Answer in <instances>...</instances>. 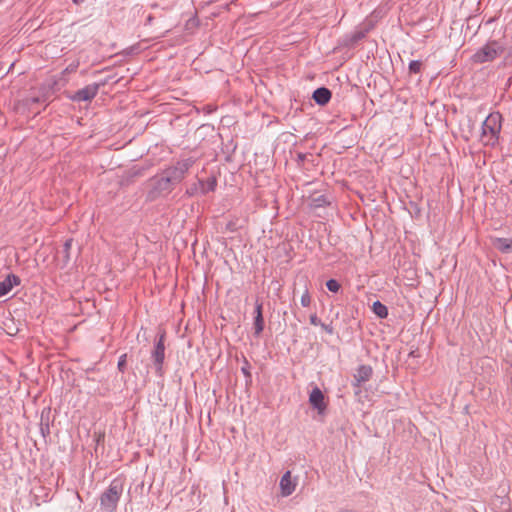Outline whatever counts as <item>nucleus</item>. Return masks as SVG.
I'll return each mask as SVG.
<instances>
[{
	"label": "nucleus",
	"instance_id": "obj_5",
	"mask_svg": "<svg viewBox=\"0 0 512 512\" xmlns=\"http://www.w3.org/2000/svg\"><path fill=\"white\" fill-rule=\"evenodd\" d=\"M149 185L150 190L148 191V198L150 200L168 195L176 186L168 175L165 174L164 170L160 174L152 177L149 181Z\"/></svg>",
	"mask_w": 512,
	"mask_h": 512
},
{
	"label": "nucleus",
	"instance_id": "obj_16",
	"mask_svg": "<svg viewBox=\"0 0 512 512\" xmlns=\"http://www.w3.org/2000/svg\"><path fill=\"white\" fill-rule=\"evenodd\" d=\"M372 310L379 318L384 319L388 316L387 307L384 304H382L380 301H375L373 303Z\"/></svg>",
	"mask_w": 512,
	"mask_h": 512
},
{
	"label": "nucleus",
	"instance_id": "obj_15",
	"mask_svg": "<svg viewBox=\"0 0 512 512\" xmlns=\"http://www.w3.org/2000/svg\"><path fill=\"white\" fill-rule=\"evenodd\" d=\"M202 195H205L209 192L215 191L217 187V179L215 176H211L207 178V180H202Z\"/></svg>",
	"mask_w": 512,
	"mask_h": 512
},
{
	"label": "nucleus",
	"instance_id": "obj_3",
	"mask_svg": "<svg viewBox=\"0 0 512 512\" xmlns=\"http://www.w3.org/2000/svg\"><path fill=\"white\" fill-rule=\"evenodd\" d=\"M124 490L123 481L113 479L108 488L100 496V509L102 512H115Z\"/></svg>",
	"mask_w": 512,
	"mask_h": 512
},
{
	"label": "nucleus",
	"instance_id": "obj_4",
	"mask_svg": "<svg viewBox=\"0 0 512 512\" xmlns=\"http://www.w3.org/2000/svg\"><path fill=\"white\" fill-rule=\"evenodd\" d=\"M197 158L185 157L180 158L164 169V172L172 180L175 185L181 183L189 170L195 165Z\"/></svg>",
	"mask_w": 512,
	"mask_h": 512
},
{
	"label": "nucleus",
	"instance_id": "obj_8",
	"mask_svg": "<svg viewBox=\"0 0 512 512\" xmlns=\"http://www.w3.org/2000/svg\"><path fill=\"white\" fill-rule=\"evenodd\" d=\"M309 402L313 408L318 410L319 414H323L324 411L326 410V403L324 401L323 392L318 387H315L311 391L309 396Z\"/></svg>",
	"mask_w": 512,
	"mask_h": 512
},
{
	"label": "nucleus",
	"instance_id": "obj_21",
	"mask_svg": "<svg viewBox=\"0 0 512 512\" xmlns=\"http://www.w3.org/2000/svg\"><path fill=\"white\" fill-rule=\"evenodd\" d=\"M326 205H329V201L323 195L313 199L314 207H322V206H326Z\"/></svg>",
	"mask_w": 512,
	"mask_h": 512
},
{
	"label": "nucleus",
	"instance_id": "obj_23",
	"mask_svg": "<svg viewBox=\"0 0 512 512\" xmlns=\"http://www.w3.org/2000/svg\"><path fill=\"white\" fill-rule=\"evenodd\" d=\"M241 371H242V373L245 375V377L247 379L251 378L250 364H249V362L246 359L244 361V366H242V368H241Z\"/></svg>",
	"mask_w": 512,
	"mask_h": 512
},
{
	"label": "nucleus",
	"instance_id": "obj_12",
	"mask_svg": "<svg viewBox=\"0 0 512 512\" xmlns=\"http://www.w3.org/2000/svg\"><path fill=\"white\" fill-rule=\"evenodd\" d=\"M262 303L256 302L255 304V318H254V335L259 336L264 329V319L262 314Z\"/></svg>",
	"mask_w": 512,
	"mask_h": 512
},
{
	"label": "nucleus",
	"instance_id": "obj_11",
	"mask_svg": "<svg viewBox=\"0 0 512 512\" xmlns=\"http://www.w3.org/2000/svg\"><path fill=\"white\" fill-rule=\"evenodd\" d=\"M20 284V278L14 274L8 275L0 282V297L7 295L14 286Z\"/></svg>",
	"mask_w": 512,
	"mask_h": 512
},
{
	"label": "nucleus",
	"instance_id": "obj_26",
	"mask_svg": "<svg viewBox=\"0 0 512 512\" xmlns=\"http://www.w3.org/2000/svg\"><path fill=\"white\" fill-rule=\"evenodd\" d=\"M75 4L79 5L83 3L85 0H72Z\"/></svg>",
	"mask_w": 512,
	"mask_h": 512
},
{
	"label": "nucleus",
	"instance_id": "obj_17",
	"mask_svg": "<svg viewBox=\"0 0 512 512\" xmlns=\"http://www.w3.org/2000/svg\"><path fill=\"white\" fill-rule=\"evenodd\" d=\"M202 179H198L196 182L192 183L187 189H186V195L192 197L196 195H202Z\"/></svg>",
	"mask_w": 512,
	"mask_h": 512
},
{
	"label": "nucleus",
	"instance_id": "obj_24",
	"mask_svg": "<svg viewBox=\"0 0 512 512\" xmlns=\"http://www.w3.org/2000/svg\"><path fill=\"white\" fill-rule=\"evenodd\" d=\"M310 323L314 326L321 325L322 327L326 328V326L323 323H321V320L318 318V316L316 314H312L310 316Z\"/></svg>",
	"mask_w": 512,
	"mask_h": 512
},
{
	"label": "nucleus",
	"instance_id": "obj_13",
	"mask_svg": "<svg viewBox=\"0 0 512 512\" xmlns=\"http://www.w3.org/2000/svg\"><path fill=\"white\" fill-rule=\"evenodd\" d=\"M331 91L326 87L317 88L313 92V99L319 105L327 104L331 99Z\"/></svg>",
	"mask_w": 512,
	"mask_h": 512
},
{
	"label": "nucleus",
	"instance_id": "obj_10",
	"mask_svg": "<svg viewBox=\"0 0 512 512\" xmlns=\"http://www.w3.org/2000/svg\"><path fill=\"white\" fill-rule=\"evenodd\" d=\"M296 488V483L291 479V472L286 471L280 480L281 495L284 497L290 496Z\"/></svg>",
	"mask_w": 512,
	"mask_h": 512
},
{
	"label": "nucleus",
	"instance_id": "obj_20",
	"mask_svg": "<svg viewBox=\"0 0 512 512\" xmlns=\"http://www.w3.org/2000/svg\"><path fill=\"white\" fill-rule=\"evenodd\" d=\"M421 68H422V62L419 60H413L409 64V71L411 73H414V74L420 73Z\"/></svg>",
	"mask_w": 512,
	"mask_h": 512
},
{
	"label": "nucleus",
	"instance_id": "obj_9",
	"mask_svg": "<svg viewBox=\"0 0 512 512\" xmlns=\"http://www.w3.org/2000/svg\"><path fill=\"white\" fill-rule=\"evenodd\" d=\"M372 368L369 365H360L354 374L353 386L360 387L362 383L367 382L372 376Z\"/></svg>",
	"mask_w": 512,
	"mask_h": 512
},
{
	"label": "nucleus",
	"instance_id": "obj_14",
	"mask_svg": "<svg viewBox=\"0 0 512 512\" xmlns=\"http://www.w3.org/2000/svg\"><path fill=\"white\" fill-rule=\"evenodd\" d=\"M493 246L502 253H509L512 251V240L508 238H494L492 240Z\"/></svg>",
	"mask_w": 512,
	"mask_h": 512
},
{
	"label": "nucleus",
	"instance_id": "obj_2",
	"mask_svg": "<svg viewBox=\"0 0 512 512\" xmlns=\"http://www.w3.org/2000/svg\"><path fill=\"white\" fill-rule=\"evenodd\" d=\"M502 128V115L490 113L482 124L481 141L485 146H494L499 139Z\"/></svg>",
	"mask_w": 512,
	"mask_h": 512
},
{
	"label": "nucleus",
	"instance_id": "obj_1",
	"mask_svg": "<svg viewBox=\"0 0 512 512\" xmlns=\"http://www.w3.org/2000/svg\"><path fill=\"white\" fill-rule=\"evenodd\" d=\"M506 50V43L502 40L487 41L472 55L471 60L476 64L492 62L499 58Z\"/></svg>",
	"mask_w": 512,
	"mask_h": 512
},
{
	"label": "nucleus",
	"instance_id": "obj_27",
	"mask_svg": "<svg viewBox=\"0 0 512 512\" xmlns=\"http://www.w3.org/2000/svg\"><path fill=\"white\" fill-rule=\"evenodd\" d=\"M152 20H153V17L151 15H149L148 18H147V22L151 23Z\"/></svg>",
	"mask_w": 512,
	"mask_h": 512
},
{
	"label": "nucleus",
	"instance_id": "obj_19",
	"mask_svg": "<svg viewBox=\"0 0 512 512\" xmlns=\"http://www.w3.org/2000/svg\"><path fill=\"white\" fill-rule=\"evenodd\" d=\"M326 287L329 291L334 292V293H337L341 288L339 282L335 279L328 280L326 282Z\"/></svg>",
	"mask_w": 512,
	"mask_h": 512
},
{
	"label": "nucleus",
	"instance_id": "obj_28",
	"mask_svg": "<svg viewBox=\"0 0 512 512\" xmlns=\"http://www.w3.org/2000/svg\"><path fill=\"white\" fill-rule=\"evenodd\" d=\"M362 37H363V34H359V35L355 36V39H360Z\"/></svg>",
	"mask_w": 512,
	"mask_h": 512
},
{
	"label": "nucleus",
	"instance_id": "obj_18",
	"mask_svg": "<svg viewBox=\"0 0 512 512\" xmlns=\"http://www.w3.org/2000/svg\"><path fill=\"white\" fill-rule=\"evenodd\" d=\"M72 247V239H68L65 241L63 245L62 253L64 254V261L68 262L70 260V249Z\"/></svg>",
	"mask_w": 512,
	"mask_h": 512
},
{
	"label": "nucleus",
	"instance_id": "obj_25",
	"mask_svg": "<svg viewBox=\"0 0 512 512\" xmlns=\"http://www.w3.org/2000/svg\"><path fill=\"white\" fill-rule=\"evenodd\" d=\"M126 365V354L122 355L118 361V369L123 371Z\"/></svg>",
	"mask_w": 512,
	"mask_h": 512
},
{
	"label": "nucleus",
	"instance_id": "obj_6",
	"mask_svg": "<svg viewBox=\"0 0 512 512\" xmlns=\"http://www.w3.org/2000/svg\"><path fill=\"white\" fill-rule=\"evenodd\" d=\"M165 332L159 334L157 341L155 342L154 349L152 350L151 357L153 359L156 372L161 375L163 369V363L165 359Z\"/></svg>",
	"mask_w": 512,
	"mask_h": 512
},
{
	"label": "nucleus",
	"instance_id": "obj_7",
	"mask_svg": "<svg viewBox=\"0 0 512 512\" xmlns=\"http://www.w3.org/2000/svg\"><path fill=\"white\" fill-rule=\"evenodd\" d=\"M99 87L100 86L97 83L89 84L76 91L72 96H70V99L75 102L91 101L98 94Z\"/></svg>",
	"mask_w": 512,
	"mask_h": 512
},
{
	"label": "nucleus",
	"instance_id": "obj_22",
	"mask_svg": "<svg viewBox=\"0 0 512 512\" xmlns=\"http://www.w3.org/2000/svg\"><path fill=\"white\" fill-rule=\"evenodd\" d=\"M311 304V296L309 290L306 288L304 293L301 296V305L303 307H308Z\"/></svg>",
	"mask_w": 512,
	"mask_h": 512
}]
</instances>
